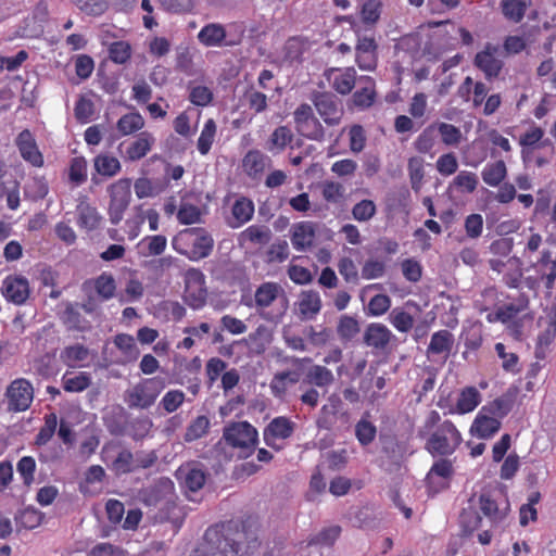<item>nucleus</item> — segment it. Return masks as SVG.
Instances as JSON below:
<instances>
[{
    "label": "nucleus",
    "mask_w": 556,
    "mask_h": 556,
    "mask_svg": "<svg viewBox=\"0 0 556 556\" xmlns=\"http://www.w3.org/2000/svg\"><path fill=\"white\" fill-rule=\"evenodd\" d=\"M541 331L538 336L536 355L543 352L556 337V305L552 306L545 314L539 318Z\"/></svg>",
    "instance_id": "6ab92c4d"
},
{
    "label": "nucleus",
    "mask_w": 556,
    "mask_h": 556,
    "mask_svg": "<svg viewBox=\"0 0 556 556\" xmlns=\"http://www.w3.org/2000/svg\"><path fill=\"white\" fill-rule=\"evenodd\" d=\"M114 344L123 353L125 362H134L139 357V349L130 334H117L114 338Z\"/></svg>",
    "instance_id": "3c124183"
},
{
    "label": "nucleus",
    "mask_w": 556,
    "mask_h": 556,
    "mask_svg": "<svg viewBox=\"0 0 556 556\" xmlns=\"http://www.w3.org/2000/svg\"><path fill=\"white\" fill-rule=\"evenodd\" d=\"M173 249L191 261L207 257L214 248V239L204 228H189L172 240Z\"/></svg>",
    "instance_id": "f03ea898"
},
{
    "label": "nucleus",
    "mask_w": 556,
    "mask_h": 556,
    "mask_svg": "<svg viewBox=\"0 0 556 556\" xmlns=\"http://www.w3.org/2000/svg\"><path fill=\"white\" fill-rule=\"evenodd\" d=\"M454 345V336L448 330H439L431 336L427 348V356L432 359L439 356L444 362L450 356Z\"/></svg>",
    "instance_id": "412c9836"
},
{
    "label": "nucleus",
    "mask_w": 556,
    "mask_h": 556,
    "mask_svg": "<svg viewBox=\"0 0 556 556\" xmlns=\"http://www.w3.org/2000/svg\"><path fill=\"white\" fill-rule=\"evenodd\" d=\"M313 103L328 126H336L343 116V106L341 101L332 93L320 92L315 94Z\"/></svg>",
    "instance_id": "1a4fd4ad"
},
{
    "label": "nucleus",
    "mask_w": 556,
    "mask_h": 556,
    "mask_svg": "<svg viewBox=\"0 0 556 556\" xmlns=\"http://www.w3.org/2000/svg\"><path fill=\"white\" fill-rule=\"evenodd\" d=\"M309 383L318 388H327L334 381V376L330 369L321 365L312 366L306 374Z\"/></svg>",
    "instance_id": "8fccbe9b"
},
{
    "label": "nucleus",
    "mask_w": 556,
    "mask_h": 556,
    "mask_svg": "<svg viewBox=\"0 0 556 556\" xmlns=\"http://www.w3.org/2000/svg\"><path fill=\"white\" fill-rule=\"evenodd\" d=\"M327 78L337 92L348 94L355 86L356 71L354 67L330 68L327 72Z\"/></svg>",
    "instance_id": "aec40b11"
},
{
    "label": "nucleus",
    "mask_w": 556,
    "mask_h": 556,
    "mask_svg": "<svg viewBox=\"0 0 556 556\" xmlns=\"http://www.w3.org/2000/svg\"><path fill=\"white\" fill-rule=\"evenodd\" d=\"M62 320L72 330L86 331L90 329L89 321L80 314L76 304L66 303Z\"/></svg>",
    "instance_id": "473e14b6"
},
{
    "label": "nucleus",
    "mask_w": 556,
    "mask_h": 556,
    "mask_svg": "<svg viewBox=\"0 0 556 556\" xmlns=\"http://www.w3.org/2000/svg\"><path fill=\"white\" fill-rule=\"evenodd\" d=\"M91 383V378L87 372H65L62 377L63 389L67 392H83Z\"/></svg>",
    "instance_id": "c03bdc74"
},
{
    "label": "nucleus",
    "mask_w": 556,
    "mask_h": 556,
    "mask_svg": "<svg viewBox=\"0 0 556 556\" xmlns=\"http://www.w3.org/2000/svg\"><path fill=\"white\" fill-rule=\"evenodd\" d=\"M58 427V416L54 413L47 414L45 416V425L39 430L35 443L37 445L47 444L55 433Z\"/></svg>",
    "instance_id": "0e129e2a"
},
{
    "label": "nucleus",
    "mask_w": 556,
    "mask_h": 556,
    "mask_svg": "<svg viewBox=\"0 0 556 556\" xmlns=\"http://www.w3.org/2000/svg\"><path fill=\"white\" fill-rule=\"evenodd\" d=\"M511 407L513 399L508 395H503L495 399L493 402L483 406L482 408L486 409L488 413L502 420L511 410Z\"/></svg>",
    "instance_id": "69168bd1"
},
{
    "label": "nucleus",
    "mask_w": 556,
    "mask_h": 556,
    "mask_svg": "<svg viewBox=\"0 0 556 556\" xmlns=\"http://www.w3.org/2000/svg\"><path fill=\"white\" fill-rule=\"evenodd\" d=\"M500 429L501 420L488 413L486 409L481 408L471 425L470 432L477 438L489 439Z\"/></svg>",
    "instance_id": "a211bd4d"
},
{
    "label": "nucleus",
    "mask_w": 556,
    "mask_h": 556,
    "mask_svg": "<svg viewBox=\"0 0 556 556\" xmlns=\"http://www.w3.org/2000/svg\"><path fill=\"white\" fill-rule=\"evenodd\" d=\"M131 180L122 178L108 187L110 195L109 218L111 224L117 225L122 222L131 199Z\"/></svg>",
    "instance_id": "39448f33"
},
{
    "label": "nucleus",
    "mask_w": 556,
    "mask_h": 556,
    "mask_svg": "<svg viewBox=\"0 0 556 556\" xmlns=\"http://www.w3.org/2000/svg\"><path fill=\"white\" fill-rule=\"evenodd\" d=\"M293 139V134L291 129L287 126L277 127L267 143V149L269 151H282Z\"/></svg>",
    "instance_id": "603ef678"
},
{
    "label": "nucleus",
    "mask_w": 556,
    "mask_h": 556,
    "mask_svg": "<svg viewBox=\"0 0 556 556\" xmlns=\"http://www.w3.org/2000/svg\"><path fill=\"white\" fill-rule=\"evenodd\" d=\"M205 277L195 268H190L185 274V301L194 309L201 308L206 301Z\"/></svg>",
    "instance_id": "0eeeda50"
},
{
    "label": "nucleus",
    "mask_w": 556,
    "mask_h": 556,
    "mask_svg": "<svg viewBox=\"0 0 556 556\" xmlns=\"http://www.w3.org/2000/svg\"><path fill=\"white\" fill-rule=\"evenodd\" d=\"M337 332L342 341L352 340L359 332L358 321L349 315L340 317Z\"/></svg>",
    "instance_id": "4d7b16f0"
},
{
    "label": "nucleus",
    "mask_w": 556,
    "mask_h": 556,
    "mask_svg": "<svg viewBox=\"0 0 556 556\" xmlns=\"http://www.w3.org/2000/svg\"><path fill=\"white\" fill-rule=\"evenodd\" d=\"M267 96L254 88H250L244 93V101L250 110L255 114L263 113L267 110Z\"/></svg>",
    "instance_id": "680f3d73"
},
{
    "label": "nucleus",
    "mask_w": 556,
    "mask_h": 556,
    "mask_svg": "<svg viewBox=\"0 0 556 556\" xmlns=\"http://www.w3.org/2000/svg\"><path fill=\"white\" fill-rule=\"evenodd\" d=\"M481 402V394L475 387H467L459 393L456 412L467 414L476 409Z\"/></svg>",
    "instance_id": "58836bf2"
},
{
    "label": "nucleus",
    "mask_w": 556,
    "mask_h": 556,
    "mask_svg": "<svg viewBox=\"0 0 556 556\" xmlns=\"http://www.w3.org/2000/svg\"><path fill=\"white\" fill-rule=\"evenodd\" d=\"M268 164L269 157L258 150L249 151L242 161L244 172L251 177H256Z\"/></svg>",
    "instance_id": "7c9ffc66"
},
{
    "label": "nucleus",
    "mask_w": 556,
    "mask_h": 556,
    "mask_svg": "<svg viewBox=\"0 0 556 556\" xmlns=\"http://www.w3.org/2000/svg\"><path fill=\"white\" fill-rule=\"evenodd\" d=\"M543 137L544 130L534 125L529 127L525 134L520 136L519 144L522 147L521 155L525 162L529 159L530 153L535 148L551 147V156L555 153L552 141L549 139L543 140Z\"/></svg>",
    "instance_id": "dca6fc26"
},
{
    "label": "nucleus",
    "mask_w": 556,
    "mask_h": 556,
    "mask_svg": "<svg viewBox=\"0 0 556 556\" xmlns=\"http://www.w3.org/2000/svg\"><path fill=\"white\" fill-rule=\"evenodd\" d=\"M321 194L327 202L338 204L344 197V187L338 181L326 180L321 185Z\"/></svg>",
    "instance_id": "338daca9"
},
{
    "label": "nucleus",
    "mask_w": 556,
    "mask_h": 556,
    "mask_svg": "<svg viewBox=\"0 0 556 556\" xmlns=\"http://www.w3.org/2000/svg\"><path fill=\"white\" fill-rule=\"evenodd\" d=\"M295 425L287 417L274 418L264 430V440L270 447L280 448L277 445L278 440L290 438L294 431Z\"/></svg>",
    "instance_id": "4468645a"
},
{
    "label": "nucleus",
    "mask_w": 556,
    "mask_h": 556,
    "mask_svg": "<svg viewBox=\"0 0 556 556\" xmlns=\"http://www.w3.org/2000/svg\"><path fill=\"white\" fill-rule=\"evenodd\" d=\"M1 292L9 302L24 304L30 292L28 280L22 276H8L2 282Z\"/></svg>",
    "instance_id": "ddd939ff"
},
{
    "label": "nucleus",
    "mask_w": 556,
    "mask_h": 556,
    "mask_svg": "<svg viewBox=\"0 0 556 556\" xmlns=\"http://www.w3.org/2000/svg\"><path fill=\"white\" fill-rule=\"evenodd\" d=\"M164 388L165 380L163 378H146L125 392L124 401L129 408L147 409L155 403Z\"/></svg>",
    "instance_id": "7ed1b4c3"
},
{
    "label": "nucleus",
    "mask_w": 556,
    "mask_h": 556,
    "mask_svg": "<svg viewBox=\"0 0 556 556\" xmlns=\"http://www.w3.org/2000/svg\"><path fill=\"white\" fill-rule=\"evenodd\" d=\"M88 164L85 157L76 156L71 160L68 179L75 186H80L87 180Z\"/></svg>",
    "instance_id": "864d4df0"
},
{
    "label": "nucleus",
    "mask_w": 556,
    "mask_h": 556,
    "mask_svg": "<svg viewBox=\"0 0 556 556\" xmlns=\"http://www.w3.org/2000/svg\"><path fill=\"white\" fill-rule=\"evenodd\" d=\"M390 323L400 332H408L414 326V318L402 308H393L390 313Z\"/></svg>",
    "instance_id": "e2e57ef3"
},
{
    "label": "nucleus",
    "mask_w": 556,
    "mask_h": 556,
    "mask_svg": "<svg viewBox=\"0 0 556 556\" xmlns=\"http://www.w3.org/2000/svg\"><path fill=\"white\" fill-rule=\"evenodd\" d=\"M462 442V435L454 424L445 420L438 426L426 443V450L433 456L452 455Z\"/></svg>",
    "instance_id": "20e7f679"
},
{
    "label": "nucleus",
    "mask_w": 556,
    "mask_h": 556,
    "mask_svg": "<svg viewBox=\"0 0 556 556\" xmlns=\"http://www.w3.org/2000/svg\"><path fill=\"white\" fill-rule=\"evenodd\" d=\"M186 395L181 390L167 391L161 402L160 406L168 414L176 412L185 402Z\"/></svg>",
    "instance_id": "774afa93"
},
{
    "label": "nucleus",
    "mask_w": 556,
    "mask_h": 556,
    "mask_svg": "<svg viewBox=\"0 0 556 556\" xmlns=\"http://www.w3.org/2000/svg\"><path fill=\"white\" fill-rule=\"evenodd\" d=\"M437 135L440 136L442 143L447 147H457L463 140L462 130L453 124L446 122H434Z\"/></svg>",
    "instance_id": "c9c22d12"
},
{
    "label": "nucleus",
    "mask_w": 556,
    "mask_h": 556,
    "mask_svg": "<svg viewBox=\"0 0 556 556\" xmlns=\"http://www.w3.org/2000/svg\"><path fill=\"white\" fill-rule=\"evenodd\" d=\"M321 300L317 292H303L299 302L300 314L304 319H312L319 313Z\"/></svg>",
    "instance_id": "4c0bfd02"
},
{
    "label": "nucleus",
    "mask_w": 556,
    "mask_h": 556,
    "mask_svg": "<svg viewBox=\"0 0 556 556\" xmlns=\"http://www.w3.org/2000/svg\"><path fill=\"white\" fill-rule=\"evenodd\" d=\"M177 476L185 488L192 492L200 490L205 482L203 470L197 467H180L177 471Z\"/></svg>",
    "instance_id": "c85d7f7f"
},
{
    "label": "nucleus",
    "mask_w": 556,
    "mask_h": 556,
    "mask_svg": "<svg viewBox=\"0 0 556 556\" xmlns=\"http://www.w3.org/2000/svg\"><path fill=\"white\" fill-rule=\"evenodd\" d=\"M529 2L528 0H502L501 9L503 15L514 22L519 23L528 9Z\"/></svg>",
    "instance_id": "37998d69"
},
{
    "label": "nucleus",
    "mask_w": 556,
    "mask_h": 556,
    "mask_svg": "<svg viewBox=\"0 0 556 556\" xmlns=\"http://www.w3.org/2000/svg\"><path fill=\"white\" fill-rule=\"evenodd\" d=\"M223 438L232 447L250 450L257 441V431L249 422L241 421L225 428Z\"/></svg>",
    "instance_id": "6e6552de"
},
{
    "label": "nucleus",
    "mask_w": 556,
    "mask_h": 556,
    "mask_svg": "<svg viewBox=\"0 0 556 556\" xmlns=\"http://www.w3.org/2000/svg\"><path fill=\"white\" fill-rule=\"evenodd\" d=\"M377 434L376 426L369 421L366 417L358 420L355 426V435L362 445L370 444Z\"/></svg>",
    "instance_id": "052dcab7"
},
{
    "label": "nucleus",
    "mask_w": 556,
    "mask_h": 556,
    "mask_svg": "<svg viewBox=\"0 0 556 556\" xmlns=\"http://www.w3.org/2000/svg\"><path fill=\"white\" fill-rule=\"evenodd\" d=\"M478 186V177L475 173L462 170L450 184V190H457L460 193H472Z\"/></svg>",
    "instance_id": "09e8293b"
},
{
    "label": "nucleus",
    "mask_w": 556,
    "mask_h": 556,
    "mask_svg": "<svg viewBox=\"0 0 556 556\" xmlns=\"http://www.w3.org/2000/svg\"><path fill=\"white\" fill-rule=\"evenodd\" d=\"M255 307L260 315L273 323H278L288 309V298L283 288L273 281L263 282L254 293Z\"/></svg>",
    "instance_id": "f257e3e1"
},
{
    "label": "nucleus",
    "mask_w": 556,
    "mask_h": 556,
    "mask_svg": "<svg viewBox=\"0 0 556 556\" xmlns=\"http://www.w3.org/2000/svg\"><path fill=\"white\" fill-rule=\"evenodd\" d=\"M92 287L102 301H109L115 295L116 282L112 274L102 273L92 281Z\"/></svg>",
    "instance_id": "ea45409f"
},
{
    "label": "nucleus",
    "mask_w": 556,
    "mask_h": 556,
    "mask_svg": "<svg viewBox=\"0 0 556 556\" xmlns=\"http://www.w3.org/2000/svg\"><path fill=\"white\" fill-rule=\"evenodd\" d=\"M437 131L433 123L428 125L416 138L415 149L420 153H429L437 142Z\"/></svg>",
    "instance_id": "5fc2aeb1"
},
{
    "label": "nucleus",
    "mask_w": 556,
    "mask_h": 556,
    "mask_svg": "<svg viewBox=\"0 0 556 556\" xmlns=\"http://www.w3.org/2000/svg\"><path fill=\"white\" fill-rule=\"evenodd\" d=\"M358 84L361 88L353 94L354 104L361 108H368L375 100V81L369 76H361Z\"/></svg>",
    "instance_id": "f704fd0d"
},
{
    "label": "nucleus",
    "mask_w": 556,
    "mask_h": 556,
    "mask_svg": "<svg viewBox=\"0 0 556 556\" xmlns=\"http://www.w3.org/2000/svg\"><path fill=\"white\" fill-rule=\"evenodd\" d=\"M355 62L362 71H374L377 66V43L372 37L357 38Z\"/></svg>",
    "instance_id": "f8f14e48"
},
{
    "label": "nucleus",
    "mask_w": 556,
    "mask_h": 556,
    "mask_svg": "<svg viewBox=\"0 0 556 556\" xmlns=\"http://www.w3.org/2000/svg\"><path fill=\"white\" fill-rule=\"evenodd\" d=\"M480 510L492 522L496 523L506 516L508 505L500 506L489 494H481L479 498Z\"/></svg>",
    "instance_id": "c756f323"
},
{
    "label": "nucleus",
    "mask_w": 556,
    "mask_h": 556,
    "mask_svg": "<svg viewBox=\"0 0 556 556\" xmlns=\"http://www.w3.org/2000/svg\"><path fill=\"white\" fill-rule=\"evenodd\" d=\"M254 214V204L247 198H240L236 200L231 207V218L229 219V226L231 228H239L242 225L250 222Z\"/></svg>",
    "instance_id": "a878e982"
},
{
    "label": "nucleus",
    "mask_w": 556,
    "mask_h": 556,
    "mask_svg": "<svg viewBox=\"0 0 556 556\" xmlns=\"http://www.w3.org/2000/svg\"><path fill=\"white\" fill-rule=\"evenodd\" d=\"M77 225L86 231H92L99 228L102 216L94 206L87 202H80L77 205Z\"/></svg>",
    "instance_id": "bb28decb"
},
{
    "label": "nucleus",
    "mask_w": 556,
    "mask_h": 556,
    "mask_svg": "<svg viewBox=\"0 0 556 556\" xmlns=\"http://www.w3.org/2000/svg\"><path fill=\"white\" fill-rule=\"evenodd\" d=\"M506 176L507 167L505 162L502 160L488 163L481 172L482 180L490 187H498Z\"/></svg>",
    "instance_id": "2f4dec72"
},
{
    "label": "nucleus",
    "mask_w": 556,
    "mask_h": 556,
    "mask_svg": "<svg viewBox=\"0 0 556 556\" xmlns=\"http://www.w3.org/2000/svg\"><path fill=\"white\" fill-rule=\"evenodd\" d=\"M144 127V118L138 112H130L123 115L116 124V128L122 136H129Z\"/></svg>",
    "instance_id": "a19ab883"
},
{
    "label": "nucleus",
    "mask_w": 556,
    "mask_h": 556,
    "mask_svg": "<svg viewBox=\"0 0 556 556\" xmlns=\"http://www.w3.org/2000/svg\"><path fill=\"white\" fill-rule=\"evenodd\" d=\"M453 475L452 462L445 458L437 460L427 473V483L434 493L445 489Z\"/></svg>",
    "instance_id": "f3484780"
},
{
    "label": "nucleus",
    "mask_w": 556,
    "mask_h": 556,
    "mask_svg": "<svg viewBox=\"0 0 556 556\" xmlns=\"http://www.w3.org/2000/svg\"><path fill=\"white\" fill-rule=\"evenodd\" d=\"M381 0H364L361 7L362 21L367 25L376 24L381 14Z\"/></svg>",
    "instance_id": "13d9d810"
},
{
    "label": "nucleus",
    "mask_w": 556,
    "mask_h": 556,
    "mask_svg": "<svg viewBox=\"0 0 556 556\" xmlns=\"http://www.w3.org/2000/svg\"><path fill=\"white\" fill-rule=\"evenodd\" d=\"M112 469L117 475L129 473L135 469V453L129 450H122L112 463Z\"/></svg>",
    "instance_id": "6e6d98bb"
},
{
    "label": "nucleus",
    "mask_w": 556,
    "mask_h": 556,
    "mask_svg": "<svg viewBox=\"0 0 556 556\" xmlns=\"http://www.w3.org/2000/svg\"><path fill=\"white\" fill-rule=\"evenodd\" d=\"M210 426L211 422L206 416H198L187 426L184 440L190 443L205 437Z\"/></svg>",
    "instance_id": "de8ad7c7"
},
{
    "label": "nucleus",
    "mask_w": 556,
    "mask_h": 556,
    "mask_svg": "<svg viewBox=\"0 0 556 556\" xmlns=\"http://www.w3.org/2000/svg\"><path fill=\"white\" fill-rule=\"evenodd\" d=\"M391 331L382 324H371L365 332V342L369 346L383 349L391 339Z\"/></svg>",
    "instance_id": "72a5a7b5"
},
{
    "label": "nucleus",
    "mask_w": 556,
    "mask_h": 556,
    "mask_svg": "<svg viewBox=\"0 0 556 556\" xmlns=\"http://www.w3.org/2000/svg\"><path fill=\"white\" fill-rule=\"evenodd\" d=\"M5 399L10 412L26 410L34 399L33 384L24 378L13 380L7 388Z\"/></svg>",
    "instance_id": "423d86ee"
},
{
    "label": "nucleus",
    "mask_w": 556,
    "mask_h": 556,
    "mask_svg": "<svg viewBox=\"0 0 556 556\" xmlns=\"http://www.w3.org/2000/svg\"><path fill=\"white\" fill-rule=\"evenodd\" d=\"M299 381V375L293 371L277 372L269 384L270 391L275 397L281 399L288 388Z\"/></svg>",
    "instance_id": "e433bc0d"
},
{
    "label": "nucleus",
    "mask_w": 556,
    "mask_h": 556,
    "mask_svg": "<svg viewBox=\"0 0 556 556\" xmlns=\"http://www.w3.org/2000/svg\"><path fill=\"white\" fill-rule=\"evenodd\" d=\"M291 243L296 251H305L313 245L315 227L312 222H300L291 227Z\"/></svg>",
    "instance_id": "4be33fe9"
},
{
    "label": "nucleus",
    "mask_w": 556,
    "mask_h": 556,
    "mask_svg": "<svg viewBox=\"0 0 556 556\" xmlns=\"http://www.w3.org/2000/svg\"><path fill=\"white\" fill-rule=\"evenodd\" d=\"M174 490V484L168 478H161L154 483L140 489L137 492L136 500L146 506H156L159 503L168 498Z\"/></svg>",
    "instance_id": "9d476101"
},
{
    "label": "nucleus",
    "mask_w": 556,
    "mask_h": 556,
    "mask_svg": "<svg viewBox=\"0 0 556 556\" xmlns=\"http://www.w3.org/2000/svg\"><path fill=\"white\" fill-rule=\"evenodd\" d=\"M155 143V137L149 131H141L127 147L126 156L129 161H138L144 157Z\"/></svg>",
    "instance_id": "393cba45"
},
{
    "label": "nucleus",
    "mask_w": 556,
    "mask_h": 556,
    "mask_svg": "<svg viewBox=\"0 0 556 556\" xmlns=\"http://www.w3.org/2000/svg\"><path fill=\"white\" fill-rule=\"evenodd\" d=\"M270 229L268 227L252 225L240 233L239 241L242 244L245 242L266 244L270 240Z\"/></svg>",
    "instance_id": "a18cd8bd"
},
{
    "label": "nucleus",
    "mask_w": 556,
    "mask_h": 556,
    "mask_svg": "<svg viewBox=\"0 0 556 556\" xmlns=\"http://www.w3.org/2000/svg\"><path fill=\"white\" fill-rule=\"evenodd\" d=\"M189 100L197 106H207L213 101V91L204 85H190Z\"/></svg>",
    "instance_id": "bf43d9fd"
},
{
    "label": "nucleus",
    "mask_w": 556,
    "mask_h": 556,
    "mask_svg": "<svg viewBox=\"0 0 556 556\" xmlns=\"http://www.w3.org/2000/svg\"><path fill=\"white\" fill-rule=\"evenodd\" d=\"M475 65L484 73L488 79L497 77L503 67V61L500 58V48L486 43L484 49L476 54Z\"/></svg>",
    "instance_id": "9b49d317"
},
{
    "label": "nucleus",
    "mask_w": 556,
    "mask_h": 556,
    "mask_svg": "<svg viewBox=\"0 0 556 556\" xmlns=\"http://www.w3.org/2000/svg\"><path fill=\"white\" fill-rule=\"evenodd\" d=\"M96 172L104 177H113L121 172L122 165L117 157L99 154L93 161Z\"/></svg>",
    "instance_id": "79ce46f5"
},
{
    "label": "nucleus",
    "mask_w": 556,
    "mask_h": 556,
    "mask_svg": "<svg viewBox=\"0 0 556 556\" xmlns=\"http://www.w3.org/2000/svg\"><path fill=\"white\" fill-rule=\"evenodd\" d=\"M249 351L255 355L263 354L273 341V331L264 325H260L247 338L241 340Z\"/></svg>",
    "instance_id": "5701e85b"
},
{
    "label": "nucleus",
    "mask_w": 556,
    "mask_h": 556,
    "mask_svg": "<svg viewBox=\"0 0 556 556\" xmlns=\"http://www.w3.org/2000/svg\"><path fill=\"white\" fill-rule=\"evenodd\" d=\"M216 131H217V125H216L215 121L213 118H208L204 123L203 128L200 134V137L197 142V148H198V151L200 152V154L206 155L210 152V150L215 141Z\"/></svg>",
    "instance_id": "49530a36"
},
{
    "label": "nucleus",
    "mask_w": 556,
    "mask_h": 556,
    "mask_svg": "<svg viewBox=\"0 0 556 556\" xmlns=\"http://www.w3.org/2000/svg\"><path fill=\"white\" fill-rule=\"evenodd\" d=\"M89 350L83 344L76 343L65 346L60 354L61 361L68 367H83L89 359Z\"/></svg>",
    "instance_id": "cd10ccee"
},
{
    "label": "nucleus",
    "mask_w": 556,
    "mask_h": 556,
    "mask_svg": "<svg viewBox=\"0 0 556 556\" xmlns=\"http://www.w3.org/2000/svg\"><path fill=\"white\" fill-rule=\"evenodd\" d=\"M198 39L206 47H223L227 39V29L222 24L211 23L202 27Z\"/></svg>",
    "instance_id": "b1692460"
},
{
    "label": "nucleus",
    "mask_w": 556,
    "mask_h": 556,
    "mask_svg": "<svg viewBox=\"0 0 556 556\" xmlns=\"http://www.w3.org/2000/svg\"><path fill=\"white\" fill-rule=\"evenodd\" d=\"M15 144L24 161L30 163L35 167H41L43 165V156L38 149L35 137L28 129L18 134L15 139Z\"/></svg>",
    "instance_id": "2eb2a0df"
}]
</instances>
